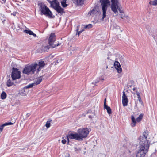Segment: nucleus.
I'll return each instance as SVG.
<instances>
[{
    "mask_svg": "<svg viewBox=\"0 0 157 157\" xmlns=\"http://www.w3.org/2000/svg\"><path fill=\"white\" fill-rule=\"evenodd\" d=\"M148 131H145L143 132L142 136L139 137V149L136 154V157H144L148 151L149 145L147 140V137L148 135Z\"/></svg>",
    "mask_w": 157,
    "mask_h": 157,
    "instance_id": "f257e3e1",
    "label": "nucleus"
},
{
    "mask_svg": "<svg viewBox=\"0 0 157 157\" xmlns=\"http://www.w3.org/2000/svg\"><path fill=\"white\" fill-rule=\"evenodd\" d=\"M118 0H100V2L101 6L102 11V19L104 20L106 17V12L108 7L110 6L111 4L112 6L115 4L117 2Z\"/></svg>",
    "mask_w": 157,
    "mask_h": 157,
    "instance_id": "f03ea898",
    "label": "nucleus"
},
{
    "mask_svg": "<svg viewBox=\"0 0 157 157\" xmlns=\"http://www.w3.org/2000/svg\"><path fill=\"white\" fill-rule=\"evenodd\" d=\"M90 130L87 128H82L78 130V133H75V135L77 138V140L82 141L86 138L88 136Z\"/></svg>",
    "mask_w": 157,
    "mask_h": 157,
    "instance_id": "7ed1b4c3",
    "label": "nucleus"
},
{
    "mask_svg": "<svg viewBox=\"0 0 157 157\" xmlns=\"http://www.w3.org/2000/svg\"><path fill=\"white\" fill-rule=\"evenodd\" d=\"M37 64L36 63H33L30 65H27L25 66L22 72L27 75L34 74L36 69L37 70Z\"/></svg>",
    "mask_w": 157,
    "mask_h": 157,
    "instance_id": "20e7f679",
    "label": "nucleus"
},
{
    "mask_svg": "<svg viewBox=\"0 0 157 157\" xmlns=\"http://www.w3.org/2000/svg\"><path fill=\"white\" fill-rule=\"evenodd\" d=\"M38 5L40 7V10L41 13V15L44 14L46 16L48 17L49 18H53L52 13L46 5L41 2L39 3Z\"/></svg>",
    "mask_w": 157,
    "mask_h": 157,
    "instance_id": "39448f33",
    "label": "nucleus"
},
{
    "mask_svg": "<svg viewBox=\"0 0 157 157\" xmlns=\"http://www.w3.org/2000/svg\"><path fill=\"white\" fill-rule=\"evenodd\" d=\"M56 40V36L54 33H52L50 35L48 39V44H49L50 47L54 48L60 45V44L58 43L57 44H54V43Z\"/></svg>",
    "mask_w": 157,
    "mask_h": 157,
    "instance_id": "423d86ee",
    "label": "nucleus"
},
{
    "mask_svg": "<svg viewBox=\"0 0 157 157\" xmlns=\"http://www.w3.org/2000/svg\"><path fill=\"white\" fill-rule=\"evenodd\" d=\"M119 0L117 1V2L112 6V4H111L110 5L112 11H113L115 14L118 13V10L121 13H122L123 12L122 10H121L122 9V7L119 2Z\"/></svg>",
    "mask_w": 157,
    "mask_h": 157,
    "instance_id": "0eeeda50",
    "label": "nucleus"
},
{
    "mask_svg": "<svg viewBox=\"0 0 157 157\" xmlns=\"http://www.w3.org/2000/svg\"><path fill=\"white\" fill-rule=\"evenodd\" d=\"M20 73V72L19 71L18 69L13 67L11 75L13 80L20 78L21 76Z\"/></svg>",
    "mask_w": 157,
    "mask_h": 157,
    "instance_id": "6e6552de",
    "label": "nucleus"
},
{
    "mask_svg": "<svg viewBox=\"0 0 157 157\" xmlns=\"http://www.w3.org/2000/svg\"><path fill=\"white\" fill-rule=\"evenodd\" d=\"M114 66L118 73H120L122 72V69L120 64L118 62L115 61L114 63Z\"/></svg>",
    "mask_w": 157,
    "mask_h": 157,
    "instance_id": "1a4fd4ad",
    "label": "nucleus"
},
{
    "mask_svg": "<svg viewBox=\"0 0 157 157\" xmlns=\"http://www.w3.org/2000/svg\"><path fill=\"white\" fill-rule=\"evenodd\" d=\"M67 139V144H68L69 142V139H75L77 140V138L74 133H69V134L66 136Z\"/></svg>",
    "mask_w": 157,
    "mask_h": 157,
    "instance_id": "9d476101",
    "label": "nucleus"
},
{
    "mask_svg": "<svg viewBox=\"0 0 157 157\" xmlns=\"http://www.w3.org/2000/svg\"><path fill=\"white\" fill-rule=\"evenodd\" d=\"M100 13V10L98 9L97 8H94L91 11H90L89 14L91 15H97Z\"/></svg>",
    "mask_w": 157,
    "mask_h": 157,
    "instance_id": "9b49d317",
    "label": "nucleus"
},
{
    "mask_svg": "<svg viewBox=\"0 0 157 157\" xmlns=\"http://www.w3.org/2000/svg\"><path fill=\"white\" fill-rule=\"evenodd\" d=\"M45 65V63L43 61L39 62L38 64H37L38 66L37 68V72H39L41 70V68L42 67Z\"/></svg>",
    "mask_w": 157,
    "mask_h": 157,
    "instance_id": "f8f14e48",
    "label": "nucleus"
},
{
    "mask_svg": "<svg viewBox=\"0 0 157 157\" xmlns=\"http://www.w3.org/2000/svg\"><path fill=\"white\" fill-rule=\"evenodd\" d=\"M132 90L133 91H135L136 92V95L137 96V97L140 103L141 104H142L143 103L141 101V99L140 97V94L139 93V92L137 91V88H136L134 87L133 88Z\"/></svg>",
    "mask_w": 157,
    "mask_h": 157,
    "instance_id": "ddd939ff",
    "label": "nucleus"
},
{
    "mask_svg": "<svg viewBox=\"0 0 157 157\" xmlns=\"http://www.w3.org/2000/svg\"><path fill=\"white\" fill-rule=\"evenodd\" d=\"M53 4L52 6L54 9L60 6L59 2L57 0H53Z\"/></svg>",
    "mask_w": 157,
    "mask_h": 157,
    "instance_id": "4468645a",
    "label": "nucleus"
},
{
    "mask_svg": "<svg viewBox=\"0 0 157 157\" xmlns=\"http://www.w3.org/2000/svg\"><path fill=\"white\" fill-rule=\"evenodd\" d=\"M74 3L77 5H81L84 4V0H72Z\"/></svg>",
    "mask_w": 157,
    "mask_h": 157,
    "instance_id": "2eb2a0df",
    "label": "nucleus"
},
{
    "mask_svg": "<svg viewBox=\"0 0 157 157\" xmlns=\"http://www.w3.org/2000/svg\"><path fill=\"white\" fill-rule=\"evenodd\" d=\"M59 13H60L61 15H62L63 13H64V9L62 8L61 7L59 6L58 7L55 9Z\"/></svg>",
    "mask_w": 157,
    "mask_h": 157,
    "instance_id": "dca6fc26",
    "label": "nucleus"
},
{
    "mask_svg": "<svg viewBox=\"0 0 157 157\" xmlns=\"http://www.w3.org/2000/svg\"><path fill=\"white\" fill-rule=\"evenodd\" d=\"M23 32L27 34H29L30 35H33L34 37L36 36V35L30 30H25L23 31Z\"/></svg>",
    "mask_w": 157,
    "mask_h": 157,
    "instance_id": "f3484780",
    "label": "nucleus"
},
{
    "mask_svg": "<svg viewBox=\"0 0 157 157\" xmlns=\"http://www.w3.org/2000/svg\"><path fill=\"white\" fill-rule=\"evenodd\" d=\"M131 118L132 121V123L131 124V125L133 127H135L136 126V122L134 116L132 115Z\"/></svg>",
    "mask_w": 157,
    "mask_h": 157,
    "instance_id": "a211bd4d",
    "label": "nucleus"
},
{
    "mask_svg": "<svg viewBox=\"0 0 157 157\" xmlns=\"http://www.w3.org/2000/svg\"><path fill=\"white\" fill-rule=\"evenodd\" d=\"M42 80V77L41 76H40L36 79L35 80V82H34V83H35V85H38L41 82Z\"/></svg>",
    "mask_w": 157,
    "mask_h": 157,
    "instance_id": "6ab92c4d",
    "label": "nucleus"
},
{
    "mask_svg": "<svg viewBox=\"0 0 157 157\" xmlns=\"http://www.w3.org/2000/svg\"><path fill=\"white\" fill-rule=\"evenodd\" d=\"M50 48H52V47H50L49 45L47 46L43 45L41 47V49L44 51H47Z\"/></svg>",
    "mask_w": 157,
    "mask_h": 157,
    "instance_id": "aec40b11",
    "label": "nucleus"
},
{
    "mask_svg": "<svg viewBox=\"0 0 157 157\" xmlns=\"http://www.w3.org/2000/svg\"><path fill=\"white\" fill-rule=\"evenodd\" d=\"M52 121V119H49L46 122V124H45V126H46L47 128H48L50 126V122L51 121Z\"/></svg>",
    "mask_w": 157,
    "mask_h": 157,
    "instance_id": "412c9836",
    "label": "nucleus"
},
{
    "mask_svg": "<svg viewBox=\"0 0 157 157\" xmlns=\"http://www.w3.org/2000/svg\"><path fill=\"white\" fill-rule=\"evenodd\" d=\"M13 84V82H11V80L9 79L7 82V85L8 87H10Z\"/></svg>",
    "mask_w": 157,
    "mask_h": 157,
    "instance_id": "4be33fe9",
    "label": "nucleus"
},
{
    "mask_svg": "<svg viewBox=\"0 0 157 157\" xmlns=\"http://www.w3.org/2000/svg\"><path fill=\"white\" fill-rule=\"evenodd\" d=\"M143 114H141L139 116V117L136 118V120L137 122H140L142 119Z\"/></svg>",
    "mask_w": 157,
    "mask_h": 157,
    "instance_id": "5701e85b",
    "label": "nucleus"
},
{
    "mask_svg": "<svg viewBox=\"0 0 157 157\" xmlns=\"http://www.w3.org/2000/svg\"><path fill=\"white\" fill-rule=\"evenodd\" d=\"M122 100H128L127 96L125 94L124 91L123 92V94L122 96Z\"/></svg>",
    "mask_w": 157,
    "mask_h": 157,
    "instance_id": "b1692460",
    "label": "nucleus"
},
{
    "mask_svg": "<svg viewBox=\"0 0 157 157\" xmlns=\"http://www.w3.org/2000/svg\"><path fill=\"white\" fill-rule=\"evenodd\" d=\"M149 4L153 6L157 5V0H155L152 1H151L149 2Z\"/></svg>",
    "mask_w": 157,
    "mask_h": 157,
    "instance_id": "393cba45",
    "label": "nucleus"
},
{
    "mask_svg": "<svg viewBox=\"0 0 157 157\" xmlns=\"http://www.w3.org/2000/svg\"><path fill=\"white\" fill-rule=\"evenodd\" d=\"M1 97L2 99H5L6 97V93L5 92L3 91L1 95Z\"/></svg>",
    "mask_w": 157,
    "mask_h": 157,
    "instance_id": "a878e982",
    "label": "nucleus"
},
{
    "mask_svg": "<svg viewBox=\"0 0 157 157\" xmlns=\"http://www.w3.org/2000/svg\"><path fill=\"white\" fill-rule=\"evenodd\" d=\"M19 94L22 95L24 96L26 94L25 91V88L22 89L19 92Z\"/></svg>",
    "mask_w": 157,
    "mask_h": 157,
    "instance_id": "bb28decb",
    "label": "nucleus"
},
{
    "mask_svg": "<svg viewBox=\"0 0 157 157\" xmlns=\"http://www.w3.org/2000/svg\"><path fill=\"white\" fill-rule=\"evenodd\" d=\"M61 4L62 6L63 7H65L67 6V5L66 3V0H63V1L61 2Z\"/></svg>",
    "mask_w": 157,
    "mask_h": 157,
    "instance_id": "cd10ccee",
    "label": "nucleus"
},
{
    "mask_svg": "<svg viewBox=\"0 0 157 157\" xmlns=\"http://www.w3.org/2000/svg\"><path fill=\"white\" fill-rule=\"evenodd\" d=\"M35 85V83H32L31 84H30L28 85H27L25 86L24 87V88H32L33 86Z\"/></svg>",
    "mask_w": 157,
    "mask_h": 157,
    "instance_id": "c85d7f7f",
    "label": "nucleus"
},
{
    "mask_svg": "<svg viewBox=\"0 0 157 157\" xmlns=\"http://www.w3.org/2000/svg\"><path fill=\"white\" fill-rule=\"evenodd\" d=\"M128 100H122V104L124 107L127 105Z\"/></svg>",
    "mask_w": 157,
    "mask_h": 157,
    "instance_id": "c756f323",
    "label": "nucleus"
},
{
    "mask_svg": "<svg viewBox=\"0 0 157 157\" xmlns=\"http://www.w3.org/2000/svg\"><path fill=\"white\" fill-rule=\"evenodd\" d=\"M92 27V25L91 24H89L86 26H85L84 29H89Z\"/></svg>",
    "mask_w": 157,
    "mask_h": 157,
    "instance_id": "7c9ffc66",
    "label": "nucleus"
},
{
    "mask_svg": "<svg viewBox=\"0 0 157 157\" xmlns=\"http://www.w3.org/2000/svg\"><path fill=\"white\" fill-rule=\"evenodd\" d=\"M106 98H105L104 100V108H110L108 106L106 105Z\"/></svg>",
    "mask_w": 157,
    "mask_h": 157,
    "instance_id": "2f4dec72",
    "label": "nucleus"
},
{
    "mask_svg": "<svg viewBox=\"0 0 157 157\" xmlns=\"http://www.w3.org/2000/svg\"><path fill=\"white\" fill-rule=\"evenodd\" d=\"M5 126L7 125H11L13 124V123L11 122H6L4 123Z\"/></svg>",
    "mask_w": 157,
    "mask_h": 157,
    "instance_id": "473e14b6",
    "label": "nucleus"
},
{
    "mask_svg": "<svg viewBox=\"0 0 157 157\" xmlns=\"http://www.w3.org/2000/svg\"><path fill=\"white\" fill-rule=\"evenodd\" d=\"M77 49L78 48L76 47V46L73 47L71 48V50L73 51H76L77 50Z\"/></svg>",
    "mask_w": 157,
    "mask_h": 157,
    "instance_id": "72a5a7b5",
    "label": "nucleus"
},
{
    "mask_svg": "<svg viewBox=\"0 0 157 157\" xmlns=\"http://www.w3.org/2000/svg\"><path fill=\"white\" fill-rule=\"evenodd\" d=\"M107 110V113L109 114L110 115L112 113L111 109H106Z\"/></svg>",
    "mask_w": 157,
    "mask_h": 157,
    "instance_id": "f704fd0d",
    "label": "nucleus"
},
{
    "mask_svg": "<svg viewBox=\"0 0 157 157\" xmlns=\"http://www.w3.org/2000/svg\"><path fill=\"white\" fill-rule=\"evenodd\" d=\"M5 126L4 124H3L2 125H0V130L1 132H2V131L4 127Z\"/></svg>",
    "mask_w": 157,
    "mask_h": 157,
    "instance_id": "c9c22d12",
    "label": "nucleus"
},
{
    "mask_svg": "<svg viewBox=\"0 0 157 157\" xmlns=\"http://www.w3.org/2000/svg\"><path fill=\"white\" fill-rule=\"evenodd\" d=\"M84 31V29H82L81 30H80V31H79L78 33H77L76 34L78 35V36H79V35H80L81 33H82V32Z\"/></svg>",
    "mask_w": 157,
    "mask_h": 157,
    "instance_id": "e433bc0d",
    "label": "nucleus"
},
{
    "mask_svg": "<svg viewBox=\"0 0 157 157\" xmlns=\"http://www.w3.org/2000/svg\"><path fill=\"white\" fill-rule=\"evenodd\" d=\"M125 17L126 18V19L128 21H129V20H130V19H129V17H128L127 16H124V17H121V18L122 19H124V17Z\"/></svg>",
    "mask_w": 157,
    "mask_h": 157,
    "instance_id": "4c0bfd02",
    "label": "nucleus"
},
{
    "mask_svg": "<svg viewBox=\"0 0 157 157\" xmlns=\"http://www.w3.org/2000/svg\"><path fill=\"white\" fill-rule=\"evenodd\" d=\"M67 142V141L65 139H63L62 140V143L63 144H65Z\"/></svg>",
    "mask_w": 157,
    "mask_h": 157,
    "instance_id": "58836bf2",
    "label": "nucleus"
},
{
    "mask_svg": "<svg viewBox=\"0 0 157 157\" xmlns=\"http://www.w3.org/2000/svg\"><path fill=\"white\" fill-rule=\"evenodd\" d=\"M115 25V26H114H114L115 27V29H120V27L119 26H118L116 25Z\"/></svg>",
    "mask_w": 157,
    "mask_h": 157,
    "instance_id": "ea45409f",
    "label": "nucleus"
},
{
    "mask_svg": "<svg viewBox=\"0 0 157 157\" xmlns=\"http://www.w3.org/2000/svg\"><path fill=\"white\" fill-rule=\"evenodd\" d=\"M17 13V12H14L13 13H11V15H13L14 16H15Z\"/></svg>",
    "mask_w": 157,
    "mask_h": 157,
    "instance_id": "a19ab883",
    "label": "nucleus"
},
{
    "mask_svg": "<svg viewBox=\"0 0 157 157\" xmlns=\"http://www.w3.org/2000/svg\"><path fill=\"white\" fill-rule=\"evenodd\" d=\"M75 151H78L79 150H81V149L79 148H77L76 147H75Z\"/></svg>",
    "mask_w": 157,
    "mask_h": 157,
    "instance_id": "79ce46f5",
    "label": "nucleus"
},
{
    "mask_svg": "<svg viewBox=\"0 0 157 157\" xmlns=\"http://www.w3.org/2000/svg\"><path fill=\"white\" fill-rule=\"evenodd\" d=\"M48 1L49 3L51 4V6H52L53 4V1H51L48 0Z\"/></svg>",
    "mask_w": 157,
    "mask_h": 157,
    "instance_id": "37998d69",
    "label": "nucleus"
},
{
    "mask_svg": "<svg viewBox=\"0 0 157 157\" xmlns=\"http://www.w3.org/2000/svg\"><path fill=\"white\" fill-rule=\"evenodd\" d=\"M104 80V79L103 78H101V79H99V80H98L97 81V82H95V83H97L98 82H99V80H100L102 81V80Z\"/></svg>",
    "mask_w": 157,
    "mask_h": 157,
    "instance_id": "c03bdc74",
    "label": "nucleus"
},
{
    "mask_svg": "<svg viewBox=\"0 0 157 157\" xmlns=\"http://www.w3.org/2000/svg\"><path fill=\"white\" fill-rule=\"evenodd\" d=\"M125 151L126 152L128 153L129 154H130L131 153V151L129 150H128L127 151Z\"/></svg>",
    "mask_w": 157,
    "mask_h": 157,
    "instance_id": "a18cd8bd",
    "label": "nucleus"
},
{
    "mask_svg": "<svg viewBox=\"0 0 157 157\" xmlns=\"http://www.w3.org/2000/svg\"><path fill=\"white\" fill-rule=\"evenodd\" d=\"M92 112V111L91 109H89L87 112V113H90Z\"/></svg>",
    "mask_w": 157,
    "mask_h": 157,
    "instance_id": "49530a36",
    "label": "nucleus"
},
{
    "mask_svg": "<svg viewBox=\"0 0 157 157\" xmlns=\"http://www.w3.org/2000/svg\"><path fill=\"white\" fill-rule=\"evenodd\" d=\"M30 113H27L26 115V118H28L30 116Z\"/></svg>",
    "mask_w": 157,
    "mask_h": 157,
    "instance_id": "de8ad7c7",
    "label": "nucleus"
},
{
    "mask_svg": "<svg viewBox=\"0 0 157 157\" xmlns=\"http://www.w3.org/2000/svg\"><path fill=\"white\" fill-rule=\"evenodd\" d=\"M152 37H153L154 40L156 41V36H155V35H153L152 36Z\"/></svg>",
    "mask_w": 157,
    "mask_h": 157,
    "instance_id": "09e8293b",
    "label": "nucleus"
},
{
    "mask_svg": "<svg viewBox=\"0 0 157 157\" xmlns=\"http://www.w3.org/2000/svg\"><path fill=\"white\" fill-rule=\"evenodd\" d=\"M88 117L89 118H90V119H91L92 117L90 115H89L88 116Z\"/></svg>",
    "mask_w": 157,
    "mask_h": 157,
    "instance_id": "8fccbe9b",
    "label": "nucleus"
},
{
    "mask_svg": "<svg viewBox=\"0 0 157 157\" xmlns=\"http://www.w3.org/2000/svg\"><path fill=\"white\" fill-rule=\"evenodd\" d=\"M79 26H78V25L77 26V30H76V31H78V28H79Z\"/></svg>",
    "mask_w": 157,
    "mask_h": 157,
    "instance_id": "3c124183",
    "label": "nucleus"
},
{
    "mask_svg": "<svg viewBox=\"0 0 157 157\" xmlns=\"http://www.w3.org/2000/svg\"><path fill=\"white\" fill-rule=\"evenodd\" d=\"M3 2L5 3V1H6V0H2Z\"/></svg>",
    "mask_w": 157,
    "mask_h": 157,
    "instance_id": "603ef678",
    "label": "nucleus"
},
{
    "mask_svg": "<svg viewBox=\"0 0 157 157\" xmlns=\"http://www.w3.org/2000/svg\"><path fill=\"white\" fill-rule=\"evenodd\" d=\"M102 155V154H99V155Z\"/></svg>",
    "mask_w": 157,
    "mask_h": 157,
    "instance_id": "864d4df0",
    "label": "nucleus"
},
{
    "mask_svg": "<svg viewBox=\"0 0 157 157\" xmlns=\"http://www.w3.org/2000/svg\"><path fill=\"white\" fill-rule=\"evenodd\" d=\"M121 32H122V30H121Z\"/></svg>",
    "mask_w": 157,
    "mask_h": 157,
    "instance_id": "5fc2aeb1",
    "label": "nucleus"
}]
</instances>
